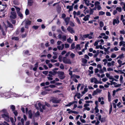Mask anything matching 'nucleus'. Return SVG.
Wrapping results in <instances>:
<instances>
[{
	"label": "nucleus",
	"mask_w": 125,
	"mask_h": 125,
	"mask_svg": "<svg viewBox=\"0 0 125 125\" xmlns=\"http://www.w3.org/2000/svg\"><path fill=\"white\" fill-rule=\"evenodd\" d=\"M1 113L3 114L1 115L2 117L4 118L7 121L9 122V117L8 114L6 110L5 109H3L0 112V113Z\"/></svg>",
	"instance_id": "1"
},
{
	"label": "nucleus",
	"mask_w": 125,
	"mask_h": 125,
	"mask_svg": "<svg viewBox=\"0 0 125 125\" xmlns=\"http://www.w3.org/2000/svg\"><path fill=\"white\" fill-rule=\"evenodd\" d=\"M31 21L28 19H25L24 21H23L21 25H24L25 28L28 29V26L30 25L31 24Z\"/></svg>",
	"instance_id": "2"
},
{
	"label": "nucleus",
	"mask_w": 125,
	"mask_h": 125,
	"mask_svg": "<svg viewBox=\"0 0 125 125\" xmlns=\"http://www.w3.org/2000/svg\"><path fill=\"white\" fill-rule=\"evenodd\" d=\"M58 76L59 78L61 79H64L65 77L64 75V73L63 72L59 71L58 72Z\"/></svg>",
	"instance_id": "3"
},
{
	"label": "nucleus",
	"mask_w": 125,
	"mask_h": 125,
	"mask_svg": "<svg viewBox=\"0 0 125 125\" xmlns=\"http://www.w3.org/2000/svg\"><path fill=\"white\" fill-rule=\"evenodd\" d=\"M62 61L63 62L65 63L71 64L72 62L69 59H67L66 57H63Z\"/></svg>",
	"instance_id": "4"
},
{
	"label": "nucleus",
	"mask_w": 125,
	"mask_h": 125,
	"mask_svg": "<svg viewBox=\"0 0 125 125\" xmlns=\"http://www.w3.org/2000/svg\"><path fill=\"white\" fill-rule=\"evenodd\" d=\"M17 17V14L16 12L11 11L10 16V18L11 19H15Z\"/></svg>",
	"instance_id": "5"
},
{
	"label": "nucleus",
	"mask_w": 125,
	"mask_h": 125,
	"mask_svg": "<svg viewBox=\"0 0 125 125\" xmlns=\"http://www.w3.org/2000/svg\"><path fill=\"white\" fill-rule=\"evenodd\" d=\"M91 82L93 83L94 82L95 84H98L99 83L98 80L95 77H93L90 79Z\"/></svg>",
	"instance_id": "6"
},
{
	"label": "nucleus",
	"mask_w": 125,
	"mask_h": 125,
	"mask_svg": "<svg viewBox=\"0 0 125 125\" xmlns=\"http://www.w3.org/2000/svg\"><path fill=\"white\" fill-rule=\"evenodd\" d=\"M89 105H90L89 104H85L84 106V108H83V111H84L85 110H87L88 111L90 110V108L89 107H88V106H89Z\"/></svg>",
	"instance_id": "7"
},
{
	"label": "nucleus",
	"mask_w": 125,
	"mask_h": 125,
	"mask_svg": "<svg viewBox=\"0 0 125 125\" xmlns=\"http://www.w3.org/2000/svg\"><path fill=\"white\" fill-rule=\"evenodd\" d=\"M67 30L71 33L72 34L74 33V31L73 30V28H71L70 26H68L67 28Z\"/></svg>",
	"instance_id": "8"
},
{
	"label": "nucleus",
	"mask_w": 125,
	"mask_h": 125,
	"mask_svg": "<svg viewBox=\"0 0 125 125\" xmlns=\"http://www.w3.org/2000/svg\"><path fill=\"white\" fill-rule=\"evenodd\" d=\"M60 101V100L56 98H54L52 100V102L53 103H58Z\"/></svg>",
	"instance_id": "9"
},
{
	"label": "nucleus",
	"mask_w": 125,
	"mask_h": 125,
	"mask_svg": "<svg viewBox=\"0 0 125 125\" xmlns=\"http://www.w3.org/2000/svg\"><path fill=\"white\" fill-rule=\"evenodd\" d=\"M14 120L12 117H10V119L11 122L12 123V125H15V122L16 121V119L15 117H14Z\"/></svg>",
	"instance_id": "10"
},
{
	"label": "nucleus",
	"mask_w": 125,
	"mask_h": 125,
	"mask_svg": "<svg viewBox=\"0 0 125 125\" xmlns=\"http://www.w3.org/2000/svg\"><path fill=\"white\" fill-rule=\"evenodd\" d=\"M115 63L114 61H112L111 62H108L107 63V66L108 67H110L112 66H113L114 65Z\"/></svg>",
	"instance_id": "11"
},
{
	"label": "nucleus",
	"mask_w": 125,
	"mask_h": 125,
	"mask_svg": "<svg viewBox=\"0 0 125 125\" xmlns=\"http://www.w3.org/2000/svg\"><path fill=\"white\" fill-rule=\"evenodd\" d=\"M99 72L101 73H103L104 72H107L106 68L105 67H104L103 68V69H100L99 70Z\"/></svg>",
	"instance_id": "12"
},
{
	"label": "nucleus",
	"mask_w": 125,
	"mask_h": 125,
	"mask_svg": "<svg viewBox=\"0 0 125 125\" xmlns=\"http://www.w3.org/2000/svg\"><path fill=\"white\" fill-rule=\"evenodd\" d=\"M64 47V44H62L61 45H59L57 46V48L59 50H62Z\"/></svg>",
	"instance_id": "13"
},
{
	"label": "nucleus",
	"mask_w": 125,
	"mask_h": 125,
	"mask_svg": "<svg viewBox=\"0 0 125 125\" xmlns=\"http://www.w3.org/2000/svg\"><path fill=\"white\" fill-rule=\"evenodd\" d=\"M90 17V15H87L86 16H85L84 18H83V20L85 21H88L89 19V18Z\"/></svg>",
	"instance_id": "14"
},
{
	"label": "nucleus",
	"mask_w": 125,
	"mask_h": 125,
	"mask_svg": "<svg viewBox=\"0 0 125 125\" xmlns=\"http://www.w3.org/2000/svg\"><path fill=\"white\" fill-rule=\"evenodd\" d=\"M119 22V21L118 20L114 19L113 20V24L114 25H115V24H118Z\"/></svg>",
	"instance_id": "15"
},
{
	"label": "nucleus",
	"mask_w": 125,
	"mask_h": 125,
	"mask_svg": "<svg viewBox=\"0 0 125 125\" xmlns=\"http://www.w3.org/2000/svg\"><path fill=\"white\" fill-rule=\"evenodd\" d=\"M106 75L107 77L108 78L110 79H113L112 76L110 75V74L108 73H106Z\"/></svg>",
	"instance_id": "16"
},
{
	"label": "nucleus",
	"mask_w": 125,
	"mask_h": 125,
	"mask_svg": "<svg viewBox=\"0 0 125 125\" xmlns=\"http://www.w3.org/2000/svg\"><path fill=\"white\" fill-rule=\"evenodd\" d=\"M28 114L29 117L30 118H32V114L31 110H30L29 111Z\"/></svg>",
	"instance_id": "17"
},
{
	"label": "nucleus",
	"mask_w": 125,
	"mask_h": 125,
	"mask_svg": "<svg viewBox=\"0 0 125 125\" xmlns=\"http://www.w3.org/2000/svg\"><path fill=\"white\" fill-rule=\"evenodd\" d=\"M49 73L51 74L52 75H55L57 73V72L54 70H53L52 71L49 72Z\"/></svg>",
	"instance_id": "18"
},
{
	"label": "nucleus",
	"mask_w": 125,
	"mask_h": 125,
	"mask_svg": "<svg viewBox=\"0 0 125 125\" xmlns=\"http://www.w3.org/2000/svg\"><path fill=\"white\" fill-rule=\"evenodd\" d=\"M66 8L67 9H69V10L68 11L70 12L73 9V7L72 6L68 5L66 7Z\"/></svg>",
	"instance_id": "19"
},
{
	"label": "nucleus",
	"mask_w": 125,
	"mask_h": 125,
	"mask_svg": "<svg viewBox=\"0 0 125 125\" xmlns=\"http://www.w3.org/2000/svg\"><path fill=\"white\" fill-rule=\"evenodd\" d=\"M49 87H50L51 88H53L55 87H56V86L54 84H51L49 86L45 87L44 88L45 89H46L47 88H48Z\"/></svg>",
	"instance_id": "20"
},
{
	"label": "nucleus",
	"mask_w": 125,
	"mask_h": 125,
	"mask_svg": "<svg viewBox=\"0 0 125 125\" xmlns=\"http://www.w3.org/2000/svg\"><path fill=\"white\" fill-rule=\"evenodd\" d=\"M108 101L110 102L111 101V96L110 93L109 92L108 93Z\"/></svg>",
	"instance_id": "21"
},
{
	"label": "nucleus",
	"mask_w": 125,
	"mask_h": 125,
	"mask_svg": "<svg viewBox=\"0 0 125 125\" xmlns=\"http://www.w3.org/2000/svg\"><path fill=\"white\" fill-rule=\"evenodd\" d=\"M85 3V4L87 6L90 5V3H89V0H84Z\"/></svg>",
	"instance_id": "22"
},
{
	"label": "nucleus",
	"mask_w": 125,
	"mask_h": 125,
	"mask_svg": "<svg viewBox=\"0 0 125 125\" xmlns=\"http://www.w3.org/2000/svg\"><path fill=\"white\" fill-rule=\"evenodd\" d=\"M88 89L86 87L84 88V91L82 92V93L84 94H85L86 92H87L88 91Z\"/></svg>",
	"instance_id": "23"
},
{
	"label": "nucleus",
	"mask_w": 125,
	"mask_h": 125,
	"mask_svg": "<svg viewBox=\"0 0 125 125\" xmlns=\"http://www.w3.org/2000/svg\"><path fill=\"white\" fill-rule=\"evenodd\" d=\"M18 15L20 17L21 19H22L23 18L22 14L20 12L17 13Z\"/></svg>",
	"instance_id": "24"
},
{
	"label": "nucleus",
	"mask_w": 125,
	"mask_h": 125,
	"mask_svg": "<svg viewBox=\"0 0 125 125\" xmlns=\"http://www.w3.org/2000/svg\"><path fill=\"white\" fill-rule=\"evenodd\" d=\"M39 115V112L38 111L35 114L34 117H38Z\"/></svg>",
	"instance_id": "25"
},
{
	"label": "nucleus",
	"mask_w": 125,
	"mask_h": 125,
	"mask_svg": "<svg viewBox=\"0 0 125 125\" xmlns=\"http://www.w3.org/2000/svg\"><path fill=\"white\" fill-rule=\"evenodd\" d=\"M75 96H77V98L79 99L81 97V94L79 93H77L76 94Z\"/></svg>",
	"instance_id": "26"
},
{
	"label": "nucleus",
	"mask_w": 125,
	"mask_h": 125,
	"mask_svg": "<svg viewBox=\"0 0 125 125\" xmlns=\"http://www.w3.org/2000/svg\"><path fill=\"white\" fill-rule=\"evenodd\" d=\"M67 41L69 43H71L73 41V40L71 39V37H69L67 39Z\"/></svg>",
	"instance_id": "27"
},
{
	"label": "nucleus",
	"mask_w": 125,
	"mask_h": 125,
	"mask_svg": "<svg viewBox=\"0 0 125 125\" xmlns=\"http://www.w3.org/2000/svg\"><path fill=\"white\" fill-rule=\"evenodd\" d=\"M33 1L32 0H28V5L29 6H31L33 3Z\"/></svg>",
	"instance_id": "28"
},
{
	"label": "nucleus",
	"mask_w": 125,
	"mask_h": 125,
	"mask_svg": "<svg viewBox=\"0 0 125 125\" xmlns=\"http://www.w3.org/2000/svg\"><path fill=\"white\" fill-rule=\"evenodd\" d=\"M62 41H65L66 40V37L65 35H63L62 36Z\"/></svg>",
	"instance_id": "29"
},
{
	"label": "nucleus",
	"mask_w": 125,
	"mask_h": 125,
	"mask_svg": "<svg viewBox=\"0 0 125 125\" xmlns=\"http://www.w3.org/2000/svg\"><path fill=\"white\" fill-rule=\"evenodd\" d=\"M75 49L76 50H81V48L80 47V45L77 44L76 46Z\"/></svg>",
	"instance_id": "30"
},
{
	"label": "nucleus",
	"mask_w": 125,
	"mask_h": 125,
	"mask_svg": "<svg viewBox=\"0 0 125 125\" xmlns=\"http://www.w3.org/2000/svg\"><path fill=\"white\" fill-rule=\"evenodd\" d=\"M100 3L98 1H96L95 2L94 5L96 7H97L99 5Z\"/></svg>",
	"instance_id": "31"
},
{
	"label": "nucleus",
	"mask_w": 125,
	"mask_h": 125,
	"mask_svg": "<svg viewBox=\"0 0 125 125\" xmlns=\"http://www.w3.org/2000/svg\"><path fill=\"white\" fill-rule=\"evenodd\" d=\"M15 7V8L16 10V11L17 13L20 12V8L17 7Z\"/></svg>",
	"instance_id": "32"
},
{
	"label": "nucleus",
	"mask_w": 125,
	"mask_h": 125,
	"mask_svg": "<svg viewBox=\"0 0 125 125\" xmlns=\"http://www.w3.org/2000/svg\"><path fill=\"white\" fill-rule=\"evenodd\" d=\"M95 10L94 8L93 9H90L89 13L90 15L93 14L94 12V10Z\"/></svg>",
	"instance_id": "33"
},
{
	"label": "nucleus",
	"mask_w": 125,
	"mask_h": 125,
	"mask_svg": "<svg viewBox=\"0 0 125 125\" xmlns=\"http://www.w3.org/2000/svg\"><path fill=\"white\" fill-rule=\"evenodd\" d=\"M25 15H28L29 14V11L28 9H26L25 12Z\"/></svg>",
	"instance_id": "34"
},
{
	"label": "nucleus",
	"mask_w": 125,
	"mask_h": 125,
	"mask_svg": "<svg viewBox=\"0 0 125 125\" xmlns=\"http://www.w3.org/2000/svg\"><path fill=\"white\" fill-rule=\"evenodd\" d=\"M116 57V55L114 53H113L111 54V57L112 58H114Z\"/></svg>",
	"instance_id": "35"
},
{
	"label": "nucleus",
	"mask_w": 125,
	"mask_h": 125,
	"mask_svg": "<svg viewBox=\"0 0 125 125\" xmlns=\"http://www.w3.org/2000/svg\"><path fill=\"white\" fill-rule=\"evenodd\" d=\"M116 10L119 12H121L122 11V9L120 7H117L116 8Z\"/></svg>",
	"instance_id": "36"
},
{
	"label": "nucleus",
	"mask_w": 125,
	"mask_h": 125,
	"mask_svg": "<svg viewBox=\"0 0 125 125\" xmlns=\"http://www.w3.org/2000/svg\"><path fill=\"white\" fill-rule=\"evenodd\" d=\"M87 60L83 58L82 59V62L83 63H87Z\"/></svg>",
	"instance_id": "37"
},
{
	"label": "nucleus",
	"mask_w": 125,
	"mask_h": 125,
	"mask_svg": "<svg viewBox=\"0 0 125 125\" xmlns=\"http://www.w3.org/2000/svg\"><path fill=\"white\" fill-rule=\"evenodd\" d=\"M82 116H81L80 118V120L83 123H85L86 122V121L84 119H82Z\"/></svg>",
	"instance_id": "38"
},
{
	"label": "nucleus",
	"mask_w": 125,
	"mask_h": 125,
	"mask_svg": "<svg viewBox=\"0 0 125 125\" xmlns=\"http://www.w3.org/2000/svg\"><path fill=\"white\" fill-rule=\"evenodd\" d=\"M76 19L77 22L79 24H81V22L80 21V20L77 17H76Z\"/></svg>",
	"instance_id": "39"
},
{
	"label": "nucleus",
	"mask_w": 125,
	"mask_h": 125,
	"mask_svg": "<svg viewBox=\"0 0 125 125\" xmlns=\"http://www.w3.org/2000/svg\"><path fill=\"white\" fill-rule=\"evenodd\" d=\"M103 62H104V65H106L107 63H108L107 61V59H104L103 60Z\"/></svg>",
	"instance_id": "40"
},
{
	"label": "nucleus",
	"mask_w": 125,
	"mask_h": 125,
	"mask_svg": "<svg viewBox=\"0 0 125 125\" xmlns=\"http://www.w3.org/2000/svg\"><path fill=\"white\" fill-rule=\"evenodd\" d=\"M112 104L111 103V105H110V107L109 109V114H110L112 111Z\"/></svg>",
	"instance_id": "41"
},
{
	"label": "nucleus",
	"mask_w": 125,
	"mask_h": 125,
	"mask_svg": "<svg viewBox=\"0 0 125 125\" xmlns=\"http://www.w3.org/2000/svg\"><path fill=\"white\" fill-rule=\"evenodd\" d=\"M98 89H96V90L94 91L93 94V95H96L97 94V90Z\"/></svg>",
	"instance_id": "42"
},
{
	"label": "nucleus",
	"mask_w": 125,
	"mask_h": 125,
	"mask_svg": "<svg viewBox=\"0 0 125 125\" xmlns=\"http://www.w3.org/2000/svg\"><path fill=\"white\" fill-rule=\"evenodd\" d=\"M61 28L62 30V31H63L64 32H66V29L64 28V27L63 26H62Z\"/></svg>",
	"instance_id": "43"
},
{
	"label": "nucleus",
	"mask_w": 125,
	"mask_h": 125,
	"mask_svg": "<svg viewBox=\"0 0 125 125\" xmlns=\"http://www.w3.org/2000/svg\"><path fill=\"white\" fill-rule=\"evenodd\" d=\"M105 12L103 11H100L99 12V15H102L105 14Z\"/></svg>",
	"instance_id": "44"
},
{
	"label": "nucleus",
	"mask_w": 125,
	"mask_h": 125,
	"mask_svg": "<svg viewBox=\"0 0 125 125\" xmlns=\"http://www.w3.org/2000/svg\"><path fill=\"white\" fill-rule=\"evenodd\" d=\"M124 43H125V42L124 41H121L119 43V45L120 46H121Z\"/></svg>",
	"instance_id": "45"
},
{
	"label": "nucleus",
	"mask_w": 125,
	"mask_h": 125,
	"mask_svg": "<svg viewBox=\"0 0 125 125\" xmlns=\"http://www.w3.org/2000/svg\"><path fill=\"white\" fill-rule=\"evenodd\" d=\"M104 100V98L103 97H99L98 98V101L99 102H101V100Z\"/></svg>",
	"instance_id": "46"
},
{
	"label": "nucleus",
	"mask_w": 125,
	"mask_h": 125,
	"mask_svg": "<svg viewBox=\"0 0 125 125\" xmlns=\"http://www.w3.org/2000/svg\"><path fill=\"white\" fill-rule=\"evenodd\" d=\"M94 110L95 111V112L96 113H97L99 112V110L97 106H96L94 108Z\"/></svg>",
	"instance_id": "47"
},
{
	"label": "nucleus",
	"mask_w": 125,
	"mask_h": 125,
	"mask_svg": "<svg viewBox=\"0 0 125 125\" xmlns=\"http://www.w3.org/2000/svg\"><path fill=\"white\" fill-rule=\"evenodd\" d=\"M76 75L75 74L71 76V78L73 80L76 79Z\"/></svg>",
	"instance_id": "48"
},
{
	"label": "nucleus",
	"mask_w": 125,
	"mask_h": 125,
	"mask_svg": "<svg viewBox=\"0 0 125 125\" xmlns=\"http://www.w3.org/2000/svg\"><path fill=\"white\" fill-rule=\"evenodd\" d=\"M65 47V48H67L69 47L70 45L68 44L65 43L64 44Z\"/></svg>",
	"instance_id": "49"
},
{
	"label": "nucleus",
	"mask_w": 125,
	"mask_h": 125,
	"mask_svg": "<svg viewBox=\"0 0 125 125\" xmlns=\"http://www.w3.org/2000/svg\"><path fill=\"white\" fill-rule=\"evenodd\" d=\"M70 20V18L69 17H67L65 19V22H69Z\"/></svg>",
	"instance_id": "50"
},
{
	"label": "nucleus",
	"mask_w": 125,
	"mask_h": 125,
	"mask_svg": "<svg viewBox=\"0 0 125 125\" xmlns=\"http://www.w3.org/2000/svg\"><path fill=\"white\" fill-rule=\"evenodd\" d=\"M100 25L101 27H103L104 26V24L103 22L102 21H101L100 23Z\"/></svg>",
	"instance_id": "51"
},
{
	"label": "nucleus",
	"mask_w": 125,
	"mask_h": 125,
	"mask_svg": "<svg viewBox=\"0 0 125 125\" xmlns=\"http://www.w3.org/2000/svg\"><path fill=\"white\" fill-rule=\"evenodd\" d=\"M10 108L13 111L15 109V106L13 105H11L10 106Z\"/></svg>",
	"instance_id": "52"
},
{
	"label": "nucleus",
	"mask_w": 125,
	"mask_h": 125,
	"mask_svg": "<svg viewBox=\"0 0 125 125\" xmlns=\"http://www.w3.org/2000/svg\"><path fill=\"white\" fill-rule=\"evenodd\" d=\"M75 44L74 43H73L71 45V47L72 49H73L75 47Z\"/></svg>",
	"instance_id": "53"
},
{
	"label": "nucleus",
	"mask_w": 125,
	"mask_h": 125,
	"mask_svg": "<svg viewBox=\"0 0 125 125\" xmlns=\"http://www.w3.org/2000/svg\"><path fill=\"white\" fill-rule=\"evenodd\" d=\"M123 79V77L122 75H121L120 79V83L122 82V81Z\"/></svg>",
	"instance_id": "54"
},
{
	"label": "nucleus",
	"mask_w": 125,
	"mask_h": 125,
	"mask_svg": "<svg viewBox=\"0 0 125 125\" xmlns=\"http://www.w3.org/2000/svg\"><path fill=\"white\" fill-rule=\"evenodd\" d=\"M70 112H72L76 114H78V112L74 111H71V112H69L68 113H70Z\"/></svg>",
	"instance_id": "55"
},
{
	"label": "nucleus",
	"mask_w": 125,
	"mask_h": 125,
	"mask_svg": "<svg viewBox=\"0 0 125 125\" xmlns=\"http://www.w3.org/2000/svg\"><path fill=\"white\" fill-rule=\"evenodd\" d=\"M100 42V41H97L95 42L94 44V46H96L98 44V43L99 42Z\"/></svg>",
	"instance_id": "56"
},
{
	"label": "nucleus",
	"mask_w": 125,
	"mask_h": 125,
	"mask_svg": "<svg viewBox=\"0 0 125 125\" xmlns=\"http://www.w3.org/2000/svg\"><path fill=\"white\" fill-rule=\"evenodd\" d=\"M120 32L122 34H125V31L124 30L120 31Z\"/></svg>",
	"instance_id": "57"
},
{
	"label": "nucleus",
	"mask_w": 125,
	"mask_h": 125,
	"mask_svg": "<svg viewBox=\"0 0 125 125\" xmlns=\"http://www.w3.org/2000/svg\"><path fill=\"white\" fill-rule=\"evenodd\" d=\"M100 41V42H101L100 44H104V42L103 39H101Z\"/></svg>",
	"instance_id": "58"
},
{
	"label": "nucleus",
	"mask_w": 125,
	"mask_h": 125,
	"mask_svg": "<svg viewBox=\"0 0 125 125\" xmlns=\"http://www.w3.org/2000/svg\"><path fill=\"white\" fill-rule=\"evenodd\" d=\"M12 40H18V38L17 37H14L12 38Z\"/></svg>",
	"instance_id": "59"
},
{
	"label": "nucleus",
	"mask_w": 125,
	"mask_h": 125,
	"mask_svg": "<svg viewBox=\"0 0 125 125\" xmlns=\"http://www.w3.org/2000/svg\"><path fill=\"white\" fill-rule=\"evenodd\" d=\"M60 68L61 69H64V65L62 64H61L60 66Z\"/></svg>",
	"instance_id": "60"
},
{
	"label": "nucleus",
	"mask_w": 125,
	"mask_h": 125,
	"mask_svg": "<svg viewBox=\"0 0 125 125\" xmlns=\"http://www.w3.org/2000/svg\"><path fill=\"white\" fill-rule=\"evenodd\" d=\"M97 68H99L100 69H101L102 66L100 64H98L97 65Z\"/></svg>",
	"instance_id": "61"
},
{
	"label": "nucleus",
	"mask_w": 125,
	"mask_h": 125,
	"mask_svg": "<svg viewBox=\"0 0 125 125\" xmlns=\"http://www.w3.org/2000/svg\"><path fill=\"white\" fill-rule=\"evenodd\" d=\"M70 25L72 27H74L75 26L74 24L72 22H70Z\"/></svg>",
	"instance_id": "62"
},
{
	"label": "nucleus",
	"mask_w": 125,
	"mask_h": 125,
	"mask_svg": "<svg viewBox=\"0 0 125 125\" xmlns=\"http://www.w3.org/2000/svg\"><path fill=\"white\" fill-rule=\"evenodd\" d=\"M48 71H43L42 72V73L43 74L46 75L48 73Z\"/></svg>",
	"instance_id": "63"
},
{
	"label": "nucleus",
	"mask_w": 125,
	"mask_h": 125,
	"mask_svg": "<svg viewBox=\"0 0 125 125\" xmlns=\"http://www.w3.org/2000/svg\"><path fill=\"white\" fill-rule=\"evenodd\" d=\"M119 57L120 59H121L124 57V54L122 53V54L119 55Z\"/></svg>",
	"instance_id": "64"
}]
</instances>
